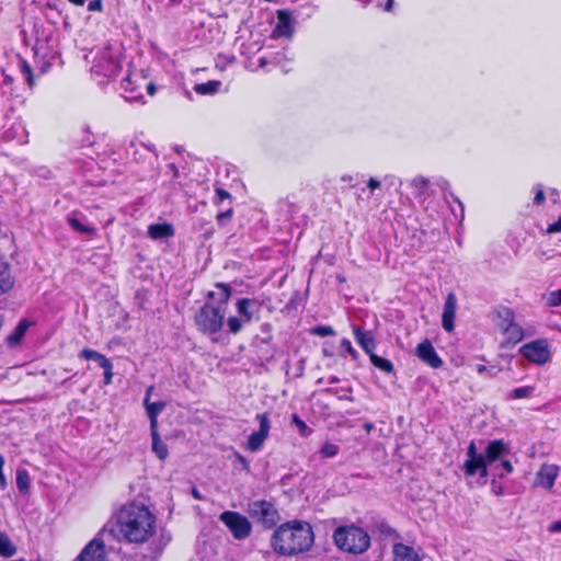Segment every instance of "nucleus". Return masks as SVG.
<instances>
[{"mask_svg":"<svg viewBox=\"0 0 561 561\" xmlns=\"http://www.w3.org/2000/svg\"><path fill=\"white\" fill-rule=\"evenodd\" d=\"M131 84H133V83H131V80H130L129 78H126V79L122 82V88H123V90H124L125 92H130V94H131V95H129V96H125V98H126L127 100H129V101H130V100H138V99H140V98H141V95H140V94H139V95H135V94H134L135 89L133 88V85H131Z\"/></svg>","mask_w":561,"mask_h":561,"instance_id":"obj_41","label":"nucleus"},{"mask_svg":"<svg viewBox=\"0 0 561 561\" xmlns=\"http://www.w3.org/2000/svg\"><path fill=\"white\" fill-rule=\"evenodd\" d=\"M457 309V298L454 293H449L446 297L443 314H442V325L445 331L453 332L455 329V317Z\"/></svg>","mask_w":561,"mask_h":561,"instance_id":"obj_14","label":"nucleus"},{"mask_svg":"<svg viewBox=\"0 0 561 561\" xmlns=\"http://www.w3.org/2000/svg\"><path fill=\"white\" fill-rule=\"evenodd\" d=\"M216 195L218 196V198H219V201H220V202H221V201H224V199H226V198H229V197H230L229 193H228V192H226V191H225V190H222V188H217V190H216Z\"/></svg>","mask_w":561,"mask_h":561,"instance_id":"obj_53","label":"nucleus"},{"mask_svg":"<svg viewBox=\"0 0 561 561\" xmlns=\"http://www.w3.org/2000/svg\"><path fill=\"white\" fill-rule=\"evenodd\" d=\"M101 8H102V3L100 0H93L88 5V9L90 11H98V10H101Z\"/></svg>","mask_w":561,"mask_h":561,"instance_id":"obj_50","label":"nucleus"},{"mask_svg":"<svg viewBox=\"0 0 561 561\" xmlns=\"http://www.w3.org/2000/svg\"><path fill=\"white\" fill-rule=\"evenodd\" d=\"M550 533H561V520L553 522L549 526Z\"/></svg>","mask_w":561,"mask_h":561,"instance_id":"obj_52","label":"nucleus"},{"mask_svg":"<svg viewBox=\"0 0 561 561\" xmlns=\"http://www.w3.org/2000/svg\"><path fill=\"white\" fill-rule=\"evenodd\" d=\"M250 516L266 527H272L278 519L277 510L267 501H254L249 504Z\"/></svg>","mask_w":561,"mask_h":561,"instance_id":"obj_7","label":"nucleus"},{"mask_svg":"<svg viewBox=\"0 0 561 561\" xmlns=\"http://www.w3.org/2000/svg\"><path fill=\"white\" fill-rule=\"evenodd\" d=\"M148 234L153 240L165 239L174 234V229L170 224H154L148 227Z\"/></svg>","mask_w":561,"mask_h":561,"instance_id":"obj_22","label":"nucleus"},{"mask_svg":"<svg viewBox=\"0 0 561 561\" xmlns=\"http://www.w3.org/2000/svg\"><path fill=\"white\" fill-rule=\"evenodd\" d=\"M151 438H152V451L158 456L160 460H164L168 456V447L161 440L160 435L157 430H150Z\"/></svg>","mask_w":561,"mask_h":561,"instance_id":"obj_25","label":"nucleus"},{"mask_svg":"<svg viewBox=\"0 0 561 561\" xmlns=\"http://www.w3.org/2000/svg\"><path fill=\"white\" fill-rule=\"evenodd\" d=\"M546 197H545V194H543V191H542V187L541 185H537V192H536V195L534 197V203L537 204V205H540L545 202Z\"/></svg>","mask_w":561,"mask_h":561,"instance_id":"obj_46","label":"nucleus"},{"mask_svg":"<svg viewBox=\"0 0 561 561\" xmlns=\"http://www.w3.org/2000/svg\"><path fill=\"white\" fill-rule=\"evenodd\" d=\"M364 428L366 430L367 433H369L374 428V424L373 423H366L364 425Z\"/></svg>","mask_w":561,"mask_h":561,"instance_id":"obj_57","label":"nucleus"},{"mask_svg":"<svg viewBox=\"0 0 561 561\" xmlns=\"http://www.w3.org/2000/svg\"><path fill=\"white\" fill-rule=\"evenodd\" d=\"M16 486L20 492L27 493L30 490V476L26 470H19L16 473Z\"/></svg>","mask_w":561,"mask_h":561,"instance_id":"obj_33","label":"nucleus"},{"mask_svg":"<svg viewBox=\"0 0 561 561\" xmlns=\"http://www.w3.org/2000/svg\"><path fill=\"white\" fill-rule=\"evenodd\" d=\"M215 288V290L208 293V298L217 302V306L226 308L231 295L230 286L224 283H218Z\"/></svg>","mask_w":561,"mask_h":561,"instance_id":"obj_19","label":"nucleus"},{"mask_svg":"<svg viewBox=\"0 0 561 561\" xmlns=\"http://www.w3.org/2000/svg\"><path fill=\"white\" fill-rule=\"evenodd\" d=\"M367 185L371 191H374L380 187V181L375 178H370Z\"/></svg>","mask_w":561,"mask_h":561,"instance_id":"obj_51","label":"nucleus"},{"mask_svg":"<svg viewBox=\"0 0 561 561\" xmlns=\"http://www.w3.org/2000/svg\"><path fill=\"white\" fill-rule=\"evenodd\" d=\"M152 390H153V387H149V388L147 389V391H146V397H145V398H148V399H149V398H150V394H151V392H152Z\"/></svg>","mask_w":561,"mask_h":561,"instance_id":"obj_60","label":"nucleus"},{"mask_svg":"<svg viewBox=\"0 0 561 561\" xmlns=\"http://www.w3.org/2000/svg\"><path fill=\"white\" fill-rule=\"evenodd\" d=\"M392 4H393V0H387L386 11H390Z\"/></svg>","mask_w":561,"mask_h":561,"instance_id":"obj_59","label":"nucleus"},{"mask_svg":"<svg viewBox=\"0 0 561 561\" xmlns=\"http://www.w3.org/2000/svg\"><path fill=\"white\" fill-rule=\"evenodd\" d=\"M236 310L243 321L251 323L259 311V304L254 299L241 298L236 302Z\"/></svg>","mask_w":561,"mask_h":561,"instance_id":"obj_16","label":"nucleus"},{"mask_svg":"<svg viewBox=\"0 0 561 561\" xmlns=\"http://www.w3.org/2000/svg\"><path fill=\"white\" fill-rule=\"evenodd\" d=\"M15 552L16 548L11 539L4 533H0V556L9 558L12 557Z\"/></svg>","mask_w":561,"mask_h":561,"instance_id":"obj_27","label":"nucleus"},{"mask_svg":"<svg viewBox=\"0 0 561 561\" xmlns=\"http://www.w3.org/2000/svg\"><path fill=\"white\" fill-rule=\"evenodd\" d=\"M3 76H4V80H3L4 84H11L13 82V78L11 76L5 75L4 72H3Z\"/></svg>","mask_w":561,"mask_h":561,"instance_id":"obj_55","label":"nucleus"},{"mask_svg":"<svg viewBox=\"0 0 561 561\" xmlns=\"http://www.w3.org/2000/svg\"><path fill=\"white\" fill-rule=\"evenodd\" d=\"M232 210L228 209L227 211L220 213L217 215V219L220 224H224L225 220H228L231 217Z\"/></svg>","mask_w":561,"mask_h":561,"instance_id":"obj_49","label":"nucleus"},{"mask_svg":"<svg viewBox=\"0 0 561 561\" xmlns=\"http://www.w3.org/2000/svg\"><path fill=\"white\" fill-rule=\"evenodd\" d=\"M144 405L146 408L148 417L150 420V430H157L158 428V415L165 408V402H163V401L150 402L148 400V398H145Z\"/></svg>","mask_w":561,"mask_h":561,"instance_id":"obj_20","label":"nucleus"},{"mask_svg":"<svg viewBox=\"0 0 561 561\" xmlns=\"http://www.w3.org/2000/svg\"><path fill=\"white\" fill-rule=\"evenodd\" d=\"M260 62H261V65H264V62H265V61H264V59L262 58V59H260Z\"/></svg>","mask_w":561,"mask_h":561,"instance_id":"obj_63","label":"nucleus"},{"mask_svg":"<svg viewBox=\"0 0 561 561\" xmlns=\"http://www.w3.org/2000/svg\"><path fill=\"white\" fill-rule=\"evenodd\" d=\"M561 231V217L547 228L548 233H556Z\"/></svg>","mask_w":561,"mask_h":561,"instance_id":"obj_48","label":"nucleus"},{"mask_svg":"<svg viewBox=\"0 0 561 561\" xmlns=\"http://www.w3.org/2000/svg\"><path fill=\"white\" fill-rule=\"evenodd\" d=\"M219 519L228 527L236 539H244L250 536L252 526L248 518L238 512H224Z\"/></svg>","mask_w":561,"mask_h":561,"instance_id":"obj_6","label":"nucleus"},{"mask_svg":"<svg viewBox=\"0 0 561 561\" xmlns=\"http://www.w3.org/2000/svg\"><path fill=\"white\" fill-rule=\"evenodd\" d=\"M220 85L219 81H209L206 83H201L195 87V91L199 94H213L217 91Z\"/></svg>","mask_w":561,"mask_h":561,"instance_id":"obj_38","label":"nucleus"},{"mask_svg":"<svg viewBox=\"0 0 561 561\" xmlns=\"http://www.w3.org/2000/svg\"><path fill=\"white\" fill-rule=\"evenodd\" d=\"M428 184V180L423 176H417L412 181V186L417 191L420 197L427 195Z\"/></svg>","mask_w":561,"mask_h":561,"instance_id":"obj_37","label":"nucleus"},{"mask_svg":"<svg viewBox=\"0 0 561 561\" xmlns=\"http://www.w3.org/2000/svg\"><path fill=\"white\" fill-rule=\"evenodd\" d=\"M559 473V467L556 465H543L537 473V484L551 489Z\"/></svg>","mask_w":561,"mask_h":561,"instance_id":"obj_17","label":"nucleus"},{"mask_svg":"<svg viewBox=\"0 0 561 561\" xmlns=\"http://www.w3.org/2000/svg\"><path fill=\"white\" fill-rule=\"evenodd\" d=\"M192 495H193L196 500H202V494L199 493V491H198L196 488H193V489H192Z\"/></svg>","mask_w":561,"mask_h":561,"instance_id":"obj_54","label":"nucleus"},{"mask_svg":"<svg viewBox=\"0 0 561 561\" xmlns=\"http://www.w3.org/2000/svg\"><path fill=\"white\" fill-rule=\"evenodd\" d=\"M510 444L503 439H494L488 443L482 455L483 466L488 470L493 468L504 456L510 454Z\"/></svg>","mask_w":561,"mask_h":561,"instance_id":"obj_10","label":"nucleus"},{"mask_svg":"<svg viewBox=\"0 0 561 561\" xmlns=\"http://www.w3.org/2000/svg\"><path fill=\"white\" fill-rule=\"evenodd\" d=\"M294 32L291 25V15L286 10L277 11V23L272 32L273 38L291 37Z\"/></svg>","mask_w":561,"mask_h":561,"instance_id":"obj_15","label":"nucleus"},{"mask_svg":"<svg viewBox=\"0 0 561 561\" xmlns=\"http://www.w3.org/2000/svg\"><path fill=\"white\" fill-rule=\"evenodd\" d=\"M482 455L483 453H478L476 443L471 442L467 448V460L462 466L466 476L472 477L479 473L481 478L488 477L489 470L483 466Z\"/></svg>","mask_w":561,"mask_h":561,"instance_id":"obj_8","label":"nucleus"},{"mask_svg":"<svg viewBox=\"0 0 561 561\" xmlns=\"http://www.w3.org/2000/svg\"><path fill=\"white\" fill-rule=\"evenodd\" d=\"M67 221L73 230L80 233L92 234L94 232V228L92 226L82 224L76 216H69Z\"/></svg>","mask_w":561,"mask_h":561,"instance_id":"obj_30","label":"nucleus"},{"mask_svg":"<svg viewBox=\"0 0 561 561\" xmlns=\"http://www.w3.org/2000/svg\"><path fill=\"white\" fill-rule=\"evenodd\" d=\"M81 357H83L87 360H94L100 366L108 360V358L105 357L103 354L91 348H83L81 351Z\"/></svg>","mask_w":561,"mask_h":561,"instance_id":"obj_31","label":"nucleus"},{"mask_svg":"<svg viewBox=\"0 0 561 561\" xmlns=\"http://www.w3.org/2000/svg\"><path fill=\"white\" fill-rule=\"evenodd\" d=\"M14 285L8 262L0 260V294L9 291Z\"/></svg>","mask_w":561,"mask_h":561,"instance_id":"obj_23","label":"nucleus"},{"mask_svg":"<svg viewBox=\"0 0 561 561\" xmlns=\"http://www.w3.org/2000/svg\"><path fill=\"white\" fill-rule=\"evenodd\" d=\"M506 336L508 343L516 344L524 337V331L520 325L516 322L512 324L505 332H503Z\"/></svg>","mask_w":561,"mask_h":561,"instance_id":"obj_29","label":"nucleus"},{"mask_svg":"<svg viewBox=\"0 0 561 561\" xmlns=\"http://www.w3.org/2000/svg\"><path fill=\"white\" fill-rule=\"evenodd\" d=\"M121 57V47L108 44L95 55L92 71L103 77L114 78L122 69Z\"/></svg>","mask_w":561,"mask_h":561,"instance_id":"obj_4","label":"nucleus"},{"mask_svg":"<svg viewBox=\"0 0 561 561\" xmlns=\"http://www.w3.org/2000/svg\"><path fill=\"white\" fill-rule=\"evenodd\" d=\"M162 538L164 539V542H163L164 545H167L170 541V539H171L169 535L168 536H162Z\"/></svg>","mask_w":561,"mask_h":561,"instance_id":"obj_62","label":"nucleus"},{"mask_svg":"<svg viewBox=\"0 0 561 561\" xmlns=\"http://www.w3.org/2000/svg\"><path fill=\"white\" fill-rule=\"evenodd\" d=\"M256 420L260 423V428L252 433L247 442V448L252 453L259 451L262 448L271 430V422L266 413L256 414Z\"/></svg>","mask_w":561,"mask_h":561,"instance_id":"obj_11","label":"nucleus"},{"mask_svg":"<svg viewBox=\"0 0 561 561\" xmlns=\"http://www.w3.org/2000/svg\"><path fill=\"white\" fill-rule=\"evenodd\" d=\"M415 355L432 368H439L443 365V360L428 340H424L417 345Z\"/></svg>","mask_w":561,"mask_h":561,"instance_id":"obj_13","label":"nucleus"},{"mask_svg":"<svg viewBox=\"0 0 561 561\" xmlns=\"http://www.w3.org/2000/svg\"><path fill=\"white\" fill-rule=\"evenodd\" d=\"M70 3L75 5H83L85 0H68Z\"/></svg>","mask_w":561,"mask_h":561,"instance_id":"obj_56","label":"nucleus"},{"mask_svg":"<svg viewBox=\"0 0 561 561\" xmlns=\"http://www.w3.org/2000/svg\"><path fill=\"white\" fill-rule=\"evenodd\" d=\"M19 66H20V70H21L22 75L24 76V79H25L26 83L28 84V87L30 88L34 87V84H35L34 75H33L32 68L28 65V62L24 59H20Z\"/></svg>","mask_w":561,"mask_h":561,"instance_id":"obj_35","label":"nucleus"},{"mask_svg":"<svg viewBox=\"0 0 561 561\" xmlns=\"http://www.w3.org/2000/svg\"><path fill=\"white\" fill-rule=\"evenodd\" d=\"M239 460H240V463H243L244 466H248L245 459L242 457V456H238Z\"/></svg>","mask_w":561,"mask_h":561,"instance_id":"obj_61","label":"nucleus"},{"mask_svg":"<svg viewBox=\"0 0 561 561\" xmlns=\"http://www.w3.org/2000/svg\"><path fill=\"white\" fill-rule=\"evenodd\" d=\"M116 537L119 541L141 545L157 531V517L144 504L128 503L115 514Z\"/></svg>","mask_w":561,"mask_h":561,"instance_id":"obj_1","label":"nucleus"},{"mask_svg":"<svg viewBox=\"0 0 561 561\" xmlns=\"http://www.w3.org/2000/svg\"><path fill=\"white\" fill-rule=\"evenodd\" d=\"M245 324H249V322L243 321V318L239 316H232L227 319L228 330L232 334H238Z\"/></svg>","mask_w":561,"mask_h":561,"instance_id":"obj_32","label":"nucleus"},{"mask_svg":"<svg viewBox=\"0 0 561 561\" xmlns=\"http://www.w3.org/2000/svg\"><path fill=\"white\" fill-rule=\"evenodd\" d=\"M485 370H486V367H485L484 365H478V366H477V371H478L479 374H482V373H484Z\"/></svg>","mask_w":561,"mask_h":561,"instance_id":"obj_58","label":"nucleus"},{"mask_svg":"<svg viewBox=\"0 0 561 561\" xmlns=\"http://www.w3.org/2000/svg\"><path fill=\"white\" fill-rule=\"evenodd\" d=\"M104 370V383L110 385L113 377V365L110 359L100 366Z\"/></svg>","mask_w":561,"mask_h":561,"instance_id":"obj_42","label":"nucleus"},{"mask_svg":"<svg viewBox=\"0 0 561 561\" xmlns=\"http://www.w3.org/2000/svg\"><path fill=\"white\" fill-rule=\"evenodd\" d=\"M393 561H421V559L412 547L396 543L393 546Z\"/></svg>","mask_w":561,"mask_h":561,"instance_id":"obj_21","label":"nucleus"},{"mask_svg":"<svg viewBox=\"0 0 561 561\" xmlns=\"http://www.w3.org/2000/svg\"><path fill=\"white\" fill-rule=\"evenodd\" d=\"M291 423L297 427L301 437H308L311 435L312 430L297 414H293Z\"/></svg>","mask_w":561,"mask_h":561,"instance_id":"obj_36","label":"nucleus"},{"mask_svg":"<svg viewBox=\"0 0 561 561\" xmlns=\"http://www.w3.org/2000/svg\"><path fill=\"white\" fill-rule=\"evenodd\" d=\"M313 333L319 336H330L334 335V330L328 325H320L313 329Z\"/></svg>","mask_w":561,"mask_h":561,"instance_id":"obj_44","label":"nucleus"},{"mask_svg":"<svg viewBox=\"0 0 561 561\" xmlns=\"http://www.w3.org/2000/svg\"><path fill=\"white\" fill-rule=\"evenodd\" d=\"M371 364L383 373L391 374L394 370L393 364L383 357L376 355L375 353L369 356Z\"/></svg>","mask_w":561,"mask_h":561,"instance_id":"obj_28","label":"nucleus"},{"mask_svg":"<svg viewBox=\"0 0 561 561\" xmlns=\"http://www.w3.org/2000/svg\"><path fill=\"white\" fill-rule=\"evenodd\" d=\"M520 353L529 362H533L538 365L546 364L550 358L549 345L545 340H536L528 344H525L524 346H522Z\"/></svg>","mask_w":561,"mask_h":561,"instance_id":"obj_9","label":"nucleus"},{"mask_svg":"<svg viewBox=\"0 0 561 561\" xmlns=\"http://www.w3.org/2000/svg\"><path fill=\"white\" fill-rule=\"evenodd\" d=\"M105 547L102 539H92L78 556V561H104Z\"/></svg>","mask_w":561,"mask_h":561,"instance_id":"obj_12","label":"nucleus"},{"mask_svg":"<svg viewBox=\"0 0 561 561\" xmlns=\"http://www.w3.org/2000/svg\"><path fill=\"white\" fill-rule=\"evenodd\" d=\"M314 540L307 522H290L277 527L272 536V547L282 556H294L310 549Z\"/></svg>","mask_w":561,"mask_h":561,"instance_id":"obj_2","label":"nucleus"},{"mask_svg":"<svg viewBox=\"0 0 561 561\" xmlns=\"http://www.w3.org/2000/svg\"><path fill=\"white\" fill-rule=\"evenodd\" d=\"M339 446L335 445V444H332V443H325L321 450H320V454L323 458H332L334 456L337 455L339 453Z\"/></svg>","mask_w":561,"mask_h":561,"instance_id":"obj_40","label":"nucleus"},{"mask_svg":"<svg viewBox=\"0 0 561 561\" xmlns=\"http://www.w3.org/2000/svg\"><path fill=\"white\" fill-rule=\"evenodd\" d=\"M547 302L551 307H557L561 305V289L551 291L548 295Z\"/></svg>","mask_w":561,"mask_h":561,"instance_id":"obj_43","label":"nucleus"},{"mask_svg":"<svg viewBox=\"0 0 561 561\" xmlns=\"http://www.w3.org/2000/svg\"><path fill=\"white\" fill-rule=\"evenodd\" d=\"M534 391H535V387H533V386H525V387L516 388L510 393V398L511 399L528 398L534 393Z\"/></svg>","mask_w":561,"mask_h":561,"instance_id":"obj_39","label":"nucleus"},{"mask_svg":"<svg viewBox=\"0 0 561 561\" xmlns=\"http://www.w3.org/2000/svg\"><path fill=\"white\" fill-rule=\"evenodd\" d=\"M497 318L500 320L499 327L502 332H505L515 322V316L512 309L502 308L497 311Z\"/></svg>","mask_w":561,"mask_h":561,"instance_id":"obj_26","label":"nucleus"},{"mask_svg":"<svg viewBox=\"0 0 561 561\" xmlns=\"http://www.w3.org/2000/svg\"><path fill=\"white\" fill-rule=\"evenodd\" d=\"M336 546L351 553H362L369 547L368 534L359 527H339L333 535Z\"/></svg>","mask_w":561,"mask_h":561,"instance_id":"obj_3","label":"nucleus"},{"mask_svg":"<svg viewBox=\"0 0 561 561\" xmlns=\"http://www.w3.org/2000/svg\"><path fill=\"white\" fill-rule=\"evenodd\" d=\"M225 307L205 304L195 313V322L201 331L214 334L221 330L225 321Z\"/></svg>","mask_w":561,"mask_h":561,"instance_id":"obj_5","label":"nucleus"},{"mask_svg":"<svg viewBox=\"0 0 561 561\" xmlns=\"http://www.w3.org/2000/svg\"><path fill=\"white\" fill-rule=\"evenodd\" d=\"M3 466H4V458L2 455H0V486L1 489H4L7 486V481L3 474Z\"/></svg>","mask_w":561,"mask_h":561,"instance_id":"obj_47","label":"nucleus"},{"mask_svg":"<svg viewBox=\"0 0 561 561\" xmlns=\"http://www.w3.org/2000/svg\"><path fill=\"white\" fill-rule=\"evenodd\" d=\"M341 345L346 350V352L351 355L353 359H357L358 353L352 346L351 342L347 339L342 340Z\"/></svg>","mask_w":561,"mask_h":561,"instance_id":"obj_45","label":"nucleus"},{"mask_svg":"<svg viewBox=\"0 0 561 561\" xmlns=\"http://www.w3.org/2000/svg\"><path fill=\"white\" fill-rule=\"evenodd\" d=\"M353 334L356 342L369 356L374 354L376 343L370 332L363 331L359 327H353Z\"/></svg>","mask_w":561,"mask_h":561,"instance_id":"obj_18","label":"nucleus"},{"mask_svg":"<svg viewBox=\"0 0 561 561\" xmlns=\"http://www.w3.org/2000/svg\"><path fill=\"white\" fill-rule=\"evenodd\" d=\"M492 469L495 470V474L497 477L502 478L513 471V465L510 460L504 459L503 457L496 465L493 466Z\"/></svg>","mask_w":561,"mask_h":561,"instance_id":"obj_34","label":"nucleus"},{"mask_svg":"<svg viewBox=\"0 0 561 561\" xmlns=\"http://www.w3.org/2000/svg\"><path fill=\"white\" fill-rule=\"evenodd\" d=\"M28 327H30V323L27 320H21L19 322V324L16 325V328L14 329V331L10 335H8V337H7L8 345H10V346L18 345L21 342V340L23 339Z\"/></svg>","mask_w":561,"mask_h":561,"instance_id":"obj_24","label":"nucleus"}]
</instances>
